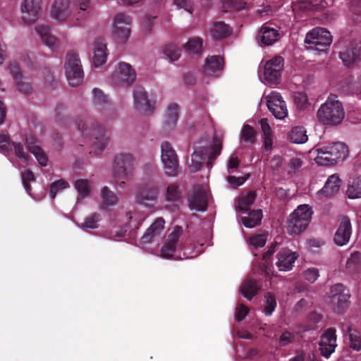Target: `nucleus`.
<instances>
[{
	"label": "nucleus",
	"instance_id": "774afa93",
	"mask_svg": "<svg viewBox=\"0 0 361 361\" xmlns=\"http://www.w3.org/2000/svg\"><path fill=\"white\" fill-rule=\"evenodd\" d=\"M239 166V159L237 157L231 156L228 161V171L233 173Z\"/></svg>",
	"mask_w": 361,
	"mask_h": 361
},
{
	"label": "nucleus",
	"instance_id": "1a4fd4ad",
	"mask_svg": "<svg viewBox=\"0 0 361 361\" xmlns=\"http://www.w3.org/2000/svg\"><path fill=\"white\" fill-rule=\"evenodd\" d=\"M131 22V18L124 13H117L114 16L112 34L118 43L122 44L128 40L130 34Z\"/></svg>",
	"mask_w": 361,
	"mask_h": 361
},
{
	"label": "nucleus",
	"instance_id": "6e6d98bb",
	"mask_svg": "<svg viewBox=\"0 0 361 361\" xmlns=\"http://www.w3.org/2000/svg\"><path fill=\"white\" fill-rule=\"evenodd\" d=\"M266 304L264 312L266 315L270 316L276 307V301L273 294L267 293L265 295Z\"/></svg>",
	"mask_w": 361,
	"mask_h": 361
},
{
	"label": "nucleus",
	"instance_id": "ddd939ff",
	"mask_svg": "<svg viewBox=\"0 0 361 361\" xmlns=\"http://www.w3.org/2000/svg\"><path fill=\"white\" fill-rule=\"evenodd\" d=\"M209 191L205 186H195L188 197L191 209L204 211L207 207Z\"/></svg>",
	"mask_w": 361,
	"mask_h": 361
},
{
	"label": "nucleus",
	"instance_id": "e433bc0d",
	"mask_svg": "<svg viewBox=\"0 0 361 361\" xmlns=\"http://www.w3.org/2000/svg\"><path fill=\"white\" fill-rule=\"evenodd\" d=\"M261 130L264 135V147L266 150H271L273 142V132L267 118H262L259 121Z\"/></svg>",
	"mask_w": 361,
	"mask_h": 361
},
{
	"label": "nucleus",
	"instance_id": "c9c22d12",
	"mask_svg": "<svg viewBox=\"0 0 361 361\" xmlns=\"http://www.w3.org/2000/svg\"><path fill=\"white\" fill-rule=\"evenodd\" d=\"M207 153L205 147H200L195 149L192 154L191 164L189 166V169L191 173L197 172L202 167L204 156Z\"/></svg>",
	"mask_w": 361,
	"mask_h": 361
},
{
	"label": "nucleus",
	"instance_id": "a18cd8bd",
	"mask_svg": "<svg viewBox=\"0 0 361 361\" xmlns=\"http://www.w3.org/2000/svg\"><path fill=\"white\" fill-rule=\"evenodd\" d=\"M336 340H320L319 350L324 357L328 358L334 352Z\"/></svg>",
	"mask_w": 361,
	"mask_h": 361
},
{
	"label": "nucleus",
	"instance_id": "aec40b11",
	"mask_svg": "<svg viewBox=\"0 0 361 361\" xmlns=\"http://www.w3.org/2000/svg\"><path fill=\"white\" fill-rule=\"evenodd\" d=\"M339 57L344 66L348 67L353 66L361 59V48L354 44H351L340 51Z\"/></svg>",
	"mask_w": 361,
	"mask_h": 361
},
{
	"label": "nucleus",
	"instance_id": "603ef678",
	"mask_svg": "<svg viewBox=\"0 0 361 361\" xmlns=\"http://www.w3.org/2000/svg\"><path fill=\"white\" fill-rule=\"evenodd\" d=\"M256 132L252 127L249 125L243 126L241 131V139L245 142L254 143L255 142Z\"/></svg>",
	"mask_w": 361,
	"mask_h": 361
},
{
	"label": "nucleus",
	"instance_id": "37998d69",
	"mask_svg": "<svg viewBox=\"0 0 361 361\" xmlns=\"http://www.w3.org/2000/svg\"><path fill=\"white\" fill-rule=\"evenodd\" d=\"M346 194L351 199L361 197V177H358L349 183Z\"/></svg>",
	"mask_w": 361,
	"mask_h": 361
},
{
	"label": "nucleus",
	"instance_id": "69168bd1",
	"mask_svg": "<svg viewBox=\"0 0 361 361\" xmlns=\"http://www.w3.org/2000/svg\"><path fill=\"white\" fill-rule=\"evenodd\" d=\"M10 147V139L8 135L0 133V150L7 152Z\"/></svg>",
	"mask_w": 361,
	"mask_h": 361
},
{
	"label": "nucleus",
	"instance_id": "680f3d73",
	"mask_svg": "<svg viewBox=\"0 0 361 361\" xmlns=\"http://www.w3.org/2000/svg\"><path fill=\"white\" fill-rule=\"evenodd\" d=\"M93 102L97 105H100L106 102V97L102 91L98 88H94L92 90Z\"/></svg>",
	"mask_w": 361,
	"mask_h": 361
},
{
	"label": "nucleus",
	"instance_id": "4be33fe9",
	"mask_svg": "<svg viewBox=\"0 0 361 361\" xmlns=\"http://www.w3.org/2000/svg\"><path fill=\"white\" fill-rule=\"evenodd\" d=\"M341 182V179L337 175L330 176L324 186L317 193V199L330 197L336 194L340 190Z\"/></svg>",
	"mask_w": 361,
	"mask_h": 361
},
{
	"label": "nucleus",
	"instance_id": "6e6552de",
	"mask_svg": "<svg viewBox=\"0 0 361 361\" xmlns=\"http://www.w3.org/2000/svg\"><path fill=\"white\" fill-rule=\"evenodd\" d=\"M65 70L66 78L71 86L76 87L82 83L84 74L80 59L77 54H68Z\"/></svg>",
	"mask_w": 361,
	"mask_h": 361
},
{
	"label": "nucleus",
	"instance_id": "a211bd4d",
	"mask_svg": "<svg viewBox=\"0 0 361 361\" xmlns=\"http://www.w3.org/2000/svg\"><path fill=\"white\" fill-rule=\"evenodd\" d=\"M135 108L140 113L146 114L152 111L154 103L147 98V92L142 87H136L133 92Z\"/></svg>",
	"mask_w": 361,
	"mask_h": 361
},
{
	"label": "nucleus",
	"instance_id": "9b49d317",
	"mask_svg": "<svg viewBox=\"0 0 361 361\" xmlns=\"http://www.w3.org/2000/svg\"><path fill=\"white\" fill-rule=\"evenodd\" d=\"M267 106L271 114L278 119H283L288 116L286 102L281 94L272 91L265 97Z\"/></svg>",
	"mask_w": 361,
	"mask_h": 361
},
{
	"label": "nucleus",
	"instance_id": "8fccbe9b",
	"mask_svg": "<svg viewBox=\"0 0 361 361\" xmlns=\"http://www.w3.org/2000/svg\"><path fill=\"white\" fill-rule=\"evenodd\" d=\"M222 6L225 9L240 11L245 8L246 2L244 0H222Z\"/></svg>",
	"mask_w": 361,
	"mask_h": 361
},
{
	"label": "nucleus",
	"instance_id": "20e7f679",
	"mask_svg": "<svg viewBox=\"0 0 361 361\" xmlns=\"http://www.w3.org/2000/svg\"><path fill=\"white\" fill-rule=\"evenodd\" d=\"M312 211L307 204H302L289 216L286 230L290 235H298L305 231L312 219Z\"/></svg>",
	"mask_w": 361,
	"mask_h": 361
},
{
	"label": "nucleus",
	"instance_id": "79ce46f5",
	"mask_svg": "<svg viewBox=\"0 0 361 361\" xmlns=\"http://www.w3.org/2000/svg\"><path fill=\"white\" fill-rule=\"evenodd\" d=\"M75 188L78 192V200L87 197L90 193V183L87 179H79L75 183Z\"/></svg>",
	"mask_w": 361,
	"mask_h": 361
},
{
	"label": "nucleus",
	"instance_id": "cd10ccee",
	"mask_svg": "<svg viewBox=\"0 0 361 361\" xmlns=\"http://www.w3.org/2000/svg\"><path fill=\"white\" fill-rule=\"evenodd\" d=\"M258 36L263 44L271 45L277 41L279 33L277 30L265 24L262 27Z\"/></svg>",
	"mask_w": 361,
	"mask_h": 361
},
{
	"label": "nucleus",
	"instance_id": "c756f323",
	"mask_svg": "<svg viewBox=\"0 0 361 361\" xmlns=\"http://www.w3.org/2000/svg\"><path fill=\"white\" fill-rule=\"evenodd\" d=\"M9 68L11 73L16 81L18 90L23 93L29 92L31 90V85L29 82L23 81V78L18 66L15 63H11Z\"/></svg>",
	"mask_w": 361,
	"mask_h": 361
},
{
	"label": "nucleus",
	"instance_id": "b1692460",
	"mask_svg": "<svg viewBox=\"0 0 361 361\" xmlns=\"http://www.w3.org/2000/svg\"><path fill=\"white\" fill-rule=\"evenodd\" d=\"M158 187L152 182L147 183L139 188L137 192V201L144 203L145 201H154L158 195Z\"/></svg>",
	"mask_w": 361,
	"mask_h": 361
},
{
	"label": "nucleus",
	"instance_id": "f257e3e1",
	"mask_svg": "<svg viewBox=\"0 0 361 361\" xmlns=\"http://www.w3.org/2000/svg\"><path fill=\"white\" fill-rule=\"evenodd\" d=\"M318 120L324 125L337 126L345 118V111L342 103L336 96L331 95L323 104L317 112Z\"/></svg>",
	"mask_w": 361,
	"mask_h": 361
},
{
	"label": "nucleus",
	"instance_id": "4c0bfd02",
	"mask_svg": "<svg viewBox=\"0 0 361 361\" xmlns=\"http://www.w3.org/2000/svg\"><path fill=\"white\" fill-rule=\"evenodd\" d=\"M259 287L256 281L248 279L240 287L241 294L247 300H251L258 292Z\"/></svg>",
	"mask_w": 361,
	"mask_h": 361
},
{
	"label": "nucleus",
	"instance_id": "ea45409f",
	"mask_svg": "<svg viewBox=\"0 0 361 361\" xmlns=\"http://www.w3.org/2000/svg\"><path fill=\"white\" fill-rule=\"evenodd\" d=\"M306 130L301 126L294 127L289 133V139L293 143L303 144L307 141Z\"/></svg>",
	"mask_w": 361,
	"mask_h": 361
},
{
	"label": "nucleus",
	"instance_id": "4d7b16f0",
	"mask_svg": "<svg viewBox=\"0 0 361 361\" xmlns=\"http://www.w3.org/2000/svg\"><path fill=\"white\" fill-rule=\"evenodd\" d=\"M164 54L171 61H177L180 56V50L173 45H167L164 48Z\"/></svg>",
	"mask_w": 361,
	"mask_h": 361
},
{
	"label": "nucleus",
	"instance_id": "13d9d810",
	"mask_svg": "<svg viewBox=\"0 0 361 361\" xmlns=\"http://www.w3.org/2000/svg\"><path fill=\"white\" fill-rule=\"evenodd\" d=\"M100 220V215L98 214H94L88 216L82 223L81 226L85 228H96L98 227V222Z\"/></svg>",
	"mask_w": 361,
	"mask_h": 361
},
{
	"label": "nucleus",
	"instance_id": "7c9ffc66",
	"mask_svg": "<svg viewBox=\"0 0 361 361\" xmlns=\"http://www.w3.org/2000/svg\"><path fill=\"white\" fill-rule=\"evenodd\" d=\"M345 271L349 274H358L361 271V253L358 251L353 252L347 259Z\"/></svg>",
	"mask_w": 361,
	"mask_h": 361
},
{
	"label": "nucleus",
	"instance_id": "f03ea898",
	"mask_svg": "<svg viewBox=\"0 0 361 361\" xmlns=\"http://www.w3.org/2000/svg\"><path fill=\"white\" fill-rule=\"evenodd\" d=\"M316 163L321 166H333L344 161L348 155L347 145L341 142H334L327 146L317 148Z\"/></svg>",
	"mask_w": 361,
	"mask_h": 361
},
{
	"label": "nucleus",
	"instance_id": "5701e85b",
	"mask_svg": "<svg viewBox=\"0 0 361 361\" xmlns=\"http://www.w3.org/2000/svg\"><path fill=\"white\" fill-rule=\"evenodd\" d=\"M224 60L218 56H208L202 68V73L205 76L214 77L223 70Z\"/></svg>",
	"mask_w": 361,
	"mask_h": 361
},
{
	"label": "nucleus",
	"instance_id": "0eeeda50",
	"mask_svg": "<svg viewBox=\"0 0 361 361\" xmlns=\"http://www.w3.org/2000/svg\"><path fill=\"white\" fill-rule=\"evenodd\" d=\"M135 70L130 63L120 62L111 75V82L116 86L129 87L136 79Z\"/></svg>",
	"mask_w": 361,
	"mask_h": 361
},
{
	"label": "nucleus",
	"instance_id": "dca6fc26",
	"mask_svg": "<svg viewBox=\"0 0 361 361\" xmlns=\"http://www.w3.org/2000/svg\"><path fill=\"white\" fill-rule=\"evenodd\" d=\"M72 12L71 0H55L50 14L57 21H65Z\"/></svg>",
	"mask_w": 361,
	"mask_h": 361
},
{
	"label": "nucleus",
	"instance_id": "39448f33",
	"mask_svg": "<svg viewBox=\"0 0 361 361\" xmlns=\"http://www.w3.org/2000/svg\"><path fill=\"white\" fill-rule=\"evenodd\" d=\"M327 303L330 308L336 313H342L349 305L350 294L348 290L341 283L330 288Z\"/></svg>",
	"mask_w": 361,
	"mask_h": 361
},
{
	"label": "nucleus",
	"instance_id": "9d476101",
	"mask_svg": "<svg viewBox=\"0 0 361 361\" xmlns=\"http://www.w3.org/2000/svg\"><path fill=\"white\" fill-rule=\"evenodd\" d=\"M161 158L166 174L170 176H176L178 173V159L175 150L168 142L161 144Z\"/></svg>",
	"mask_w": 361,
	"mask_h": 361
},
{
	"label": "nucleus",
	"instance_id": "49530a36",
	"mask_svg": "<svg viewBox=\"0 0 361 361\" xmlns=\"http://www.w3.org/2000/svg\"><path fill=\"white\" fill-rule=\"evenodd\" d=\"M202 39L200 37L190 39L185 45V50L191 54H198L202 51Z\"/></svg>",
	"mask_w": 361,
	"mask_h": 361
},
{
	"label": "nucleus",
	"instance_id": "c03bdc74",
	"mask_svg": "<svg viewBox=\"0 0 361 361\" xmlns=\"http://www.w3.org/2000/svg\"><path fill=\"white\" fill-rule=\"evenodd\" d=\"M92 135L95 136L92 143V147L96 153H99L106 147L108 138L101 130H99L97 134L92 133Z\"/></svg>",
	"mask_w": 361,
	"mask_h": 361
},
{
	"label": "nucleus",
	"instance_id": "7ed1b4c3",
	"mask_svg": "<svg viewBox=\"0 0 361 361\" xmlns=\"http://www.w3.org/2000/svg\"><path fill=\"white\" fill-rule=\"evenodd\" d=\"M114 176L117 184L122 187L134 175L137 166L135 157L130 153H120L114 158Z\"/></svg>",
	"mask_w": 361,
	"mask_h": 361
},
{
	"label": "nucleus",
	"instance_id": "bb28decb",
	"mask_svg": "<svg viewBox=\"0 0 361 361\" xmlns=\"http://www.w3.org/2000/svg\"><path fill=\"white\" fill-rule=\"evenodd\" d=\"M231 33V27L223 21L215 20L209 27V34L214 40L224 39Z\"/></svg>",
	"mask_w": 361,
	"mask_h": 361
},
{
	"label": "nucleus",
	"instance_id": "de8ad7c7",
	"mask_svg": "<svg viewBox=\"0 0 361 361\" xmlns=\"http://www.w3.org/2000/svg\"><path fill=\"white\" fill-rule=\"evenodd\" d=\"M70 187L69 183L63 179H60L50 185V193L52 200H54L57 193Z\"/></svg>",
	"mask_w": 361,
	"mask_h": 361
},
{
	"label": "nucleus",
	"instance_id": "2f4dec72",
	"mask_svg": "<svg viewBox=\"0 0 361 361\" xmlns=\"http://www.w3.org/2000/svg\"><path fill=\"white\" fill-rule=\"evenodd\" d=\"M106 45L101 41L96 42L94 48L93 63L96 67L103 65L106 60Z\"/></svg>",
	"mask_w": 361,
	"mask_h": 361
},
{
	"label": "nucleus",
	"instance_id": "052dcab7",
	"mask_svg": "<svg viewBox=\"0 0 361 361\" xmlns=\"http://www.w3.org/2000/svg\"><path fill=\"white\" fill-rule=\"evenodd\" d=\"M22 181L25 190L29 192L30 190V185L29 183L35 180L33 173L30 170H26L22 173Z\"/></svg>",
	"mask_w": 361,
	"mask_h": 361
},
{
	"label": "nucleus",
	"instance_id": "0e129e2a",
	"mask_svg": "<svg viewBox=\"0 0 361 361\" xmlns=\"http://www.w3.org/2000/svg\"><path fill=\"white\" fill-rule=\"evenodd\" d=\"M174 4L180 8H183L188 12L192 13V0H174Z\"/></svg>",
	"mask_w": 361,
	"mask_h": 361
},
{
	"label": "nucleus",
	"instance_id": "473e14b6",
	"mask_svg": "<svg viewBox=\"0 0 361 361\" xmlns=\"http://www.w3.org/2000/svg\"><path fill=\"white\" fill-rule=\"evenodd\" d=\"M255 198L256 194L255 192L250 191L243 194L236 202V209L241 213L245 212L253 204Z\"/></svg>",
	"mask_w": 361,
	"mask_h": 361
},
{
	"label": "nucleus",
	"instance_id": "423d86ee",
	"mask_svg": "<svg viewBox=\"0 0 361 361\" xmlns=\"http://www.w3.org/2000/svg\"><path fill=\"white\" fill-rule=\"evenodd\" d=\"M332 36L324 28L317 27L307 32L305 42L308 48L319 51H324L331 44Z\"/></svg>",
	"mask_w": 361,
	"mask_h": 361
},
{
	"label": "nucleus",
	"instance_id": "6ab92c4d",
	"mask_svg": "<svg viewBox=\"0 0 361 361\" xmlns=\"http://www.w3.org/2000/svg\"><path fill=\"white\" fill-rule=\"evenodd\" d=\"M352 233L351 224L348 218L341 219L339 226L335 233L334 241L338 246H343L349 242Z\"/></svg>",
	"mask_w": 361,
	"mask_h": 361
},
{
	"label": "nucleus",
	"instance_id": "f8f14e48",
	"mask_svg": "<svg viewBox=\"0 0 361 361\" xmlns=\"http://www.w3.org/2000/svg\"><path fill=\"white\" fill-rule=\"evenodd\" d=\"M21 13L24 23L27 24L35 23L42 13V0H23Z\"/></svg>",
	"mask_w": 361,
	"mask_h": 361
},
{
	"label": "nucleus",
	"instance_id": "bf43d9fd",
	"mask_svg": "<svg viewBox=\"0 0 361 361\" xmlns=\"http://www.w3.org/2000/svg\"><path fill=\"white\" fill-rule=\"evenodd\" d=\"M249 312V308L244 305L242 303L238 304L235 312V320L240 322L245 318L247 314Z\"/></svg>",
	"mask_w": 361,
	"mask_h": 361
},
{
	"label": "nucleus",
	"instance_id": "58836bf2",
	"mask_svg": "<svg viewBox=\"0 0 361 361\" xmlns=\"http://www.w3.org/2000/svg\"><path fill=\"white\" fill-rule=\"evenodd\" d=\"M126 216L132 230L137 229L145 219V214L137 210L126 212Z\"/></svg>",
	"mask_w": 361,
	"mask_h": 361
},
{
	"label": "nucleus",
	"instance_id": "09e8293b",
	"mask_svg": "<svg viewBox=\"0 0 361 361\" xmlns=\"http://www.w3.org/2000/svg\"><path fill=\"white\" fill-rule=\"evenodd\" d=\"M15 154L23 162L28 163L30 159L29 154L25 150L22 143L13 142L12 143Z\"/></svg>",
	"mask_w": 361,
	"mask_h": 361
},
{
	"label": "nucleus",
	"instance_id": "a19ab883",
	"mask_svg": "<svg viewBox=\"0 0 361 361\" xmlns=\"http://www.w3.org/2000/svg\"><path fill=\"white\" fill-rule=\"evenodd\" d=\"M262 212L261 209L253 210L247 216L242 218V222L247 228H254L261 223Z\"/></svg>",
	"mask_w": 361,
	"mask_h": 361
},
{
	"label": "nucleus",
	"instance_id": "4468645a",
	"mask_svg": "<svg viewBox=\"0 0 361 361\" xmlns=\"http://www.w3.org/2000/svg\"><path fill=\"white\" fill-rule=\"evenodd\" d=\"M283 69V59L275 56L266 62L264 65V79L269 83L276 84L279 82Z\"/></svg>",
	"mask_w": 361,
	"mask_h": 361
},
{
	"label": "nucleus",
	"instance_id": "338daca9",
	"mask_svg": "<svg viewBox=\"0 0 361 361\" xmlns=\"http://www.w3.org/2000/svg\"><path fill=\"white\" fill-rule=\"evenodd\" d=\"M245 180L246 178L244 177H235L233 176H229L227 178V181L233 188L243 185Z\"/></svg>",
	"mask_w": 361,
	"mask_h": 361
},
{
	"label": "nucleus",
	"instance_id": "c85d7f7f",
	"mask_svg": "<svg viewBox=\"0 0 361 361\" xmlns=\"http://www.w3.org/2000/svg\"><path fill=\"white\" fill-rule=\"evenodd\" d=\"M179 116L178 106L176 104H171L167 106L164 118V128L166 130L173 129L178 121Z\"/></svg>",
	"mask_w": 361,
	"mask_h": 361
},
{
	"label": "nucleus",
	"instance_id": "393cba45",
	"mask_svg": "<svg viewBox=\"0 0 361 361\" xmlns=\"http://www.w3.org/2000/svg\"><path fill=\"white\" fill-rule=\"evenodd\" d=\"M35 30L42 42L51 49L55 50L59 47L58 39L50 33L49 28L47 25L39 23L35 27Z\"/></svg>",
	"mask_w": 361,
	"mask_h": 361
},
{
	"label": "nucleus",
	"instance_id": "f3484780",
	"mask_svg": "<svg viewBox=\"0 0 361 361\" xmlns=\"http://www.w3.org/2000/svg\"><path fill=\"white\" fill-rule=\"evenodd\" d=\"M298 257L299 255L296 252H293L288 248L282 249L277 254L276 264L281 271H290L293 269L294 263Z\"/></svg>",
	"mask_w": 361,
	"mask_h": 361
},
{
	"label": "nucleus",
	"instance_id": "e2e57ef3",
	"mask_svg": "<svg viewBox=\"0 0 361 361\" xmlns=\"http://www.w3.org/2000/svg\"><path fill=\"white\" fill-rule=\"evenodd\" d=\"M305 279L310 283H314L319 277V271L316 268H310L304 271Z\"/></svg>",
	"mask_w": 361,
	"mask_h": 361
},
{
	"label": "nucleus",
	"instance_id": "3c124183",
	"mask_svg": "<svg viewBox=\"0 0 361 361\" xmlns=\"http://www.w3.org/2000/svg\"><path fill=\"white\" fill-rule=\"evenodd\" d=\"M293 102L298 109L302 110L308 106V99L305 93L298 92L293 94Z\"/></svg>",
	"mask_w": 361,
	"mask_h": 361
},
{
	"label": "nucleus",
	"instance_id": "f704fd0d",
	"mask_svg": "<svg viewBox=\"0 0 361 361\" xmlns=\"http://www.w3.org/2000/svg\"><path fill=\"white\" fill-rule=\"evenodd\" d=\"M73 12L77 13V20L85 18L90 10V0H71Z\"/></svg>",
	"mask_w": 361,
	"mask_h": 361
},
{
	"label": "nucleus",
	"instance_id": "5fc2aeb1",
	"mask_svg": "<svg viewBox=\"0 0 361 361\" xmlns=\"http://www.w3.org/2000/svg\"><path fill=\"white\" fill-rule=\"evenodd\" d=\"M267 233L263 234H255L248 238L249 243L255 248L263 247L267 238Z\"/></svg>",
	"mask_w": 361,
	"mask_h": 361
},
{
	"label": "nucleus",
	"instance_id": "412c9836",
	"mask_svg": "<svg viewBox=\"0 0 361 361\" xmlns=\"http://www.w3.org/2000/svg\"><path fill=\"white\" fill-rule=\"evenodd\" d=\"M25 143L27 149L35 156L38 164L41 166H47L49 161L48 157L43 149L39 146L38 140L32 135L27 136L25 137Z\"/></svg>",
	"mask_w": 361,
	"mask_h": 361
},
{
	"label": "nucleus",
	"instance_id": "72a5a7b5",
	"mask_svg": "<svg viewBox=\"0 0 361 361\" xmlns=\"http://www.w3.org/2000/svg\"><path fill=\"white\" fill-rule=\"evenodd\" d=\"M100 195L102 200L101 207L104 210H107L110 207L116 205L118 202V197L116 194L106 186L102 188Z\"/></svg>",
	"mask_w": 361,
	"mask_h": 361
},
{
	"label": "nucleus",
	"instance_id": "2eb2a0df",
	"mask_svg": "<svg viewBox=\"0 0 361 361\" xmlns=\"http://www.w3.org/2000/svg\"><path fill=\"white\" fill-rule=\"evenodd\" d=\"M183 229L180 226H176L173 231L169 235L168 239L164 245L161 247L159 256L162 258L170 259L172 257L176 250V243H178Z\"/></svg>",
	"mask_w": 361,
	"mask_h": 361
},
{
	"label": "nucleus",
	"instance_id": "864d4df0",
	"mask_svg": "<svg viewBox=\"0 0 361 361\" xmlns=\"http://www.w3.org/2000/svg\"><path fill=\"white\" fill-rule=\"evenodd\" d=\"M181 192L178 185L176 184L169 185L166 191L167 201L176 202L180 199Z\"/></svg>",
	"mask_w": 361,
	"mask_h": 361
},
{
	"label": "nucleus",
	"instance_id": "a878e982",
	"mask_svg": "<svg viewBox=\"0 0 361 361\" xmlns=\"http://www.w3.org/2000/svg\"><path fill=\"white\" fill-rule=\"evenodd\" d=\"M165 221L162 218H158L149 227L145 233L142 237L143 243H151L154 239L162 233L164 229Z\"/></svg>",
	"mask_w": 361,
	"mask_h": 361
}]
</instances>
